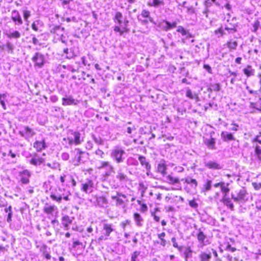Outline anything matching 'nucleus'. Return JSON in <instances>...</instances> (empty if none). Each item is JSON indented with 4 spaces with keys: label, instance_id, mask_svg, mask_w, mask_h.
Instances as JSON below:
<instances>
[{
    "label": "nucleus",
    "instance_id": "obj_49",
    "mask_svg": "<svg viewBox=\"0 0 261 261\" xmlns=\"http://www.w3.org/2000/svg\"><path fill=\"white\" fill-rule=\"evenodd\" d=\"M166 233L165 232H162L158 234V237L160 240V244L163 246H165L167 244V241L165 239Z\"/></svg>",
    "mask_w": 261,
    "mask_h": 261
},
{
    "label": "nucleus",
    "instance_id": "obj_22",
    "mask_svg": "<svg viewBox=\"0 0 261 261\" xmlns=\"http://www.w3.org/2000/svg\"><path fill=\"white\" fill-rule=\"evenodd\" d=\"M96 202L97 205L100 207L107 206L109 202L105 195H102L96 198Z\"/></svg>",
    "mask_w": 261,
    "mask_h": 261
},
{
    "label": "nucleus",
    "instance_id": "obj_25",
    "mask_svg": "<svg viewBox=\"0 0 261 261\" xmlns=\"http://www.w3.org/2000/svg\"><path fill=\"white\" fill-rule=\"evenodd\" d=\"M221 85L219 83H214L210 84L207 87V91L211 93L213 92H219L221 90Z\"/></svg>",
    "mask_w": 261,
    "mask_h": 261
},
{
    "label": "nucleus",
    "instance_id": "obj_47",
    "mask_svg": "<svg viewBox=\"0 0 261 261\" xmlns=\"http://www.w3.org/2000/svg\"><path fill=\"white\" fill-rule=\"evenodd\" d=\"M141 15L143 18L148 19L147 21H152V18L150 16V12L148 10H143Z\"/></svg>",
    "mask_w": 261,
    "mask_h": 261
},
{
    "label": "nucleus",
    "instance_id": "obj_30",
    "mask_svg": "<svg viewBox=\"0 0 261 261\" xmlns=\"http://www.w3.org/2000/svg\"><path fill=\"white\" fill-rule=\"evenodd\" d=\"M167 165L165 162L160 163L158 165L157 171L160 173L162 175H165L167 173Z\"/></svg>",
    "mask_w": 261,
    "mask_h": 261
},
{
    "label": "nucleus",
    "instance_id": "obj_64",
    "mask_svg": "<svg viewBox=\"0 0 261 261\" xmlns=\"http://www.w3.org/2000/svg\"><path fill=\"white\" fill-rule=\"evenodd\" d=\"M252 142L253 143L257 142L259 144H261V137L258 135L256 136L255 138H254L252 139Z\"/></svg>",
    "mask_w": 261,
    "mask_h": 261
},
{
    "label": "nucleus",
    "instance_id": "obj_52",
    "mask_svg": "<svg viewBox=\"0 0 261 261\" xmlns=\"http://www.w3.org/2000/svg\"><path fill=\"white\" fill-rule=\"evenodd\" d=\"M24 129V133L30 137H32L35 134V132L33 129L29 126H25Z\"/></svg>",
    "mask_w": 261,
    "mask_h": 261
},
{
    "label": "nucleus",
    "instance_id": "obj_27",
    "mask_svg": "<svg viewBox=\"0 0 261 261\" xmlns=\"http://www.w3.org/2000/svg\"><path fill=\"white\" fill-rule=\"evenodd\" d=\"M138 159L140 162L142 166L144 167L147 171H150L151 169V165L147 161L146 158L142 155H140Z\"/></svg>",
    "mask_w": 261,
    "mask_h": 261
},
{
    "label": "nucleus",
    "instance_id": "obj_8",
    "mask_svg": "<svg viewBox=\"0 0 261 261\" xmlns=\"http://www.w3.org/2000/svg\"><path fill=\"white\" fill-rule=\"evenodd\" d=\"M74 62L76 65V67L74 68L68 66V69L73 73H75V74L72 76V79L73 80L82 82L83 81L84 71H79V69L80 67V62L74 61Z\"/></svg>",
    "mask_w": 261,
    "mask_h": 261
},
{
    "label": "nucleus",
    "instance_id": "obj_56",
    "mask_svg": "<svg viewBox=\"0 0 261 261\" xmlns=\"http://www.w3.org/2000/svg\"><path fill=\"white\" fill-rule=\"evenodd\" d=\"M139 190L141 192L142 196L143 195L144 193L145 192L146 189H147V186L146 185L144 184L143 182H140L139 184Z\"/></svg>",
    "mask_w": 261,
    "mask_h": 261
},
{
    "label": "nucleus",
    "instance_id": "obj_24",
    "mask_svg": "<svg viewBox=\"0 0 261 261\" xmlns=\"http://www.w3.org/2000/svg\"><path fill=\"white\" fill-rule=\"evenodd\" d=\"M133 217L137 226L141 227L143 225V222L144 221V219L139 213H134Z\"/></svg>",
    "mask_w": 261,
    "mask_h": 261
},
{
    "label": "nucleus",
    "instance_id": "obj_40",
    "mask_svg": "<svg viewBox=\"0 0 261 261\" xmlns=\"http://www.w3.org/2000/svg\"><path fill=\"white\" fill-rule=\"evenodd\" d=\"M222 202L224 205L229 207L231 211L233 210V204L229 198L227 197L226 196H224L222 199Z\"/></svg>",
    "mask_w": 261,
    "mask_h": 261
},
{
    "label": "nucleus",
    "instance_id": "obj_17",
    "mask_svg": "<svg viewBox=\"0 0 261 261\" xmlns=\"http://www.w3.org/2000/svg\"><path fill=\"white\" fill-rule=\"evenodd\" d=\"M33 146L36 151L41 152L47 147L45 139H42L41 140H36L33 143Z\"/></svg>",
    "mask_w": 261,
    "mask_h": 261
},
{
    "label": "nucleus",
    "instance_id": "obj_37",
    "mask_svg": "<svg viewBox=\"0 0 261 261\" xmlns=\"http://www.w3.org/2000/svg\"><path fill=\"white\" fill-rule=\"evenodd\" d=\"M243 72L247 77H249L254 74L255 70L252 68L250 65H247V67L243 69Z\"/></svg>",
    "mask_w": 261,
    "mask_h": 261
},
{
    "label": "nucleus",
    "instance_id": "obj_10",
    "mask_svg": "<svg viewBox=\"0 0 261 261\" xmlns=\"http://www.w3.org/2000/svg\"><path fill=\"white\" fill-rule=\"evenodd\" d=\"M32 60L34 63V66L38 68H41L44 63L45 58L43 55L38 53H36L34 56L32 57Z\"/></svg>",
    "mask_w": 261,
    "mask_h": 261
},
{
    "label": "nucleus",
    "instance_id": "obj_63",
    "mask_svg": "<svg viewBox=\"0 0 261 261\" xmlns=\"http://www.w3.org/2000/svg\"><path fill=\"white\" fill-rule=\"evenodd\" d=\"M46 246L43 247V254L47 259H50L51 258V256L49 253L46 251Z\"/></svg>",
    "mask_w": 261,
    "mask_h": 261
},
{
    "label": "nucleus",
    "instance_id": "obj_15",
    "mask_svg": "<svg viewBox=\"0 0 261 261\" xmlns=\"http://www.w3.org/2000/svg\"><path fill=\"white\" fill-rule=\"evenodd\" d=\"M246 195V190L244 188H242L237 191L236 195L231 194V197L234 201H239L245 200Z\"/></svg>",
    "mask_w": 261,
    "mask_h": 261
},
{
    "label": "nucleus",
    "instance_id": "obj_4",
    "mask_svg": "<svg viewBox=\"0 0 261 261\" xmlns=\"http://www.w3.org/2000/svg\"><path fill=\"white\" fill-rule=\"evenodd\" d=\"M125 151L123 149L119 146H116L111 151V156L117 164H120L124 161L123 155Z\"/></svg>",
    "mask_w": 261,
    "mask_h": 261
},
{
    "label": "nucleus",
    "instance_id": "obj_44",
    "mask_svg": "<svg viewBox=\"0 0 261 261\" xmlns=\"http://www.w3.org/2000/svg\"><path fill=\"white\" fill-rule=\"evenodd\" d=\"M212 188V180L210 179H206L205 182L203 186V188L201 190L202 192H205L210 191Z\"/></svg>",
    "mask_w": 261,
    "mask_h": 261
},
{
    "label": "nucleus",
    "instance_id": "obj_57",
    "mask_svg": "<svg viewBox=\"0 0 261 261\" xmlns=\"http://www.w3.org/2000/svg\"><path fill=\"white\" fill-rule=\"evenodd\" d=\"M158 210H159L158 208H155L154 209V212H151V215L153 217V220L156 222H159L160 221V216L156 215V211H157Z\"/></svg>",
    "mask_w": 261,
    "mask_h": 261
},
{
    "label": "nucleus",
    "instance_id": "obj_50",
    "mask_svg": "<svg viewBox=\"0 0 261 261\" xmlns=\"http://www.w3.org/2000/svg\"><path fill=\"white\" fill-rule=\"evenodd\" d=\"M229 184H225L223 182L220 187L221 192L224 194V196H226L227 194L229 192V188H228Z\"/></svg>",
    "mask_w": 261,
    "mask_h": 261
},
{
    "label": "nucleus",
    "instance_id": "obj_20",
    "mask_svg": "<svg viewBox=\"0 0 261 261\" xmlns=\"http://www.w3.org/2000/svg\"><path fill=\"white\" fill-rule=\"evenodd\" d=\"M62 102L63 106L76 105L79 103V101L69 96L62 98Z\"/></svg>",
    "mask_w": 261,
    "mask_h": 261
},
{
    "label": "nucleus",
    "instance_id": "obj_6",
    "mask_svg": "<svg viewBox=\"0 0 261 261\" xmlns=\"http://www.w3.org/2000/svg\"><path fill=\"white\" fill-rule=\"evenodd\" d=\"M70 135H72L73 138L71 136H68L67 138H64L63 140L68 141V143L69 145H77L81 143L83 140L81 139V133L79 131L73 132L70 131Z\"/></svg>",
    "mask_w": 261,
    "mask_h": 261
},
{
    "label": "nucleus",
    "instance_id": "obj_29",
    "mask_svg": "<svg viewBox=\"0 0 261 261\" xmlns=\"http://www.w3.org/2000/svg\"><path fill=\"white\" fill-rule=\"evenodd\" d=\"M181 181H183L185 183L191 185L192 188L195 189L198 186V181L196 179L184 178H182Z\"/></svg>",
    "mask_w": 261,
    "mask_h": 261
},
{
    "label": "nucleus",
    "instance_id": "obj_11",
    "mask_svg": "<svg viewBox=\"0 0 261 261\" xmlns=\"http://www.w3.org/2000/svg\"><path fill=\"white\" fill-rule=\"evenodd\" d=\"M111 198L115 200V203L117 205H124L128 200L126 195L117 192L116 195L112 196Z\"/></svg>",
    "mask_w": 261,
    "mask_h": 261
},
{
    "label": "nucleus",
    "instance_id": "obj_26",
    "mask_svg": "<svg viewBox=\"0 0 261 261\" xmlns=\"http://www.w3.org/2000/svg\"><path fill=\"white\" fill-rule=\"evenodd\" d=\"M165 4L164 0H148L147 5L148 7H158L160 6H164Z\"/></svg>",
    "mask_w": 261,
    "mask_h": 261
},
{
    "label": "nucleus",
    "instance_id": "obj_60",
    "mask_svg": "<svg viewBox=\"0 0 261 261\" xmlns=\"http://www.w3.org/2000/svg\"><path fill=\"white\" fill-rule=\"evenodd\" d=\"M190 206L193 208H197L198 206V203L196 202L195 199H193L189 201Z\"/></svg>",
    "mask_w": 261,
    "mask_h": 261
},
{
    "label": "nucleus",
    "instance_id": "obj_18",
    "mask_svg": "<svg viewBox=\"0 0 261 261\" xmlns=\"http://www.w3.org/2000/svg\"><path fill=\"white\" fill-rule=\"evenodd\" d=\"M14 45L10 41H7L6 44H0V52L7 51L8 54H12L14 52Z\"/></svg>",
    "mask_w": 261,
    "mask_h": 261
},
{
    "label": "nucleus",
    "instance_id": "obj_14",
    "mask_svg": "<svg viewBox=\"0 0 261 261\" xmlns=\"http://www.w3.org/2000/svg\"><path fill=\"white\" fill-rule=\"evenodd\" d=\"M196 236L198 243L202 247L208 244V240L207 239L206 235L201 229L198 230Z\"/></svg>",
    "mask_w": 261,
    "mask_h": 261
},
{
    "label": "nucleus",
    "instance_id": "obj_51",
    "mask_svg": "<svg viewBox=\"0 0 261 261\" xmlns=\"http://www.w3.org/2000/svg\"><path fill=\"white\" fill-rule=\"evenodd\" d=\"M7 36L9 38H15L17 39L20 37V33L17 31H15L11 33L8 34L7 35Z\"/></svg>",
    "mask_w": 261,
    "mask_h": 261
},
{
    "label": "nucleus",
    "instance_id": "obj_1",
    "mask_svg": "<svg viewBox=\"0 0 261 261\" xmlns=\"http://www.w3.org/2000/svg\"><path fill=\"white\" fill-rule=\"evenodd\" d=\"M114 21L118 25L115 26L114 31L119 33L120 35L127 33L129 31L128 28L129 21L126 18H123V14L120 12H117L113 18Z\"/></svg>",
    "mask_w": 261,
    "mask_h": 261
},
{
    "label": "nucleus",
    "instance_id": "obj_28",
    "mask_svg": "<svg viewBox=\"0 0 261 261\" xmlns=\"http://www.w3.org/2000/svg\"><path fill=\"white\" fill-rule=\"evenodd\" d=\"M72 222V220L70 219L68 215H64L62 217V224L64 226L65 229H68L69 225Z\"/></svg>",
    "mask_w": 261,
    "mask_h": 261
},
{
    "label": "nucleus",
    "instance_id": "obj_32",
    "mask_svg": "<svg viewBox=\"0 0 261 261\" xmlns=\"http://www.w3.org/2000/svg\"><path fill=\"white\" fill-rule=\"evenodd\" d=\"M221 137L223 141L235 140V138L231 133H226L224 132L221 133Z\"/></svg>",
    "mask_w": 261,
    "mask_h": 261
},
{
    "label": "nucleus",
    "instance_id": "obj_42",
    "mask_svg": "<svg viewBox=\"0 0 261 261\" xmlns=\"http://www.w3.org/2000/svg\"><path fill=\"white\" fill-rule=\"evenodd\" d=\"M261 100V99H260ZM250 107L253 110L254 112L256 111L261 112V102L260 100L255 102H251Z\"/></svg>",
    "mask_w": 261,
    "mask_h": 261
},
{
    "label": "nucleus",
    "instance_id": "obj_36",
    "mask_svg": "<svg viewBox=\"0 0 261 261\" xmlns=\"http://www.w3.org/2000/svg\"><path fill=\"white\" fill-rule=\"evenodd\" d=\"M176 31L180 33L182 36H186L187 38L193 37V35L187 31L182 26H178Z\"/></svg>",
    "mask_w": 261,
    "mask_h": 261
},
{
    "label": "nucleus",
    "instance_id": "obj_2",
    "mask_svg": "<svg viewBox=\"0 0 261 261\" xmlns=\"http://www.w3.org/2000/svg\"><path fill=\"white\" fill-rule=\"evenodd\" d=\"M86 248V245L78 240H74L72 245L69 247V249L73 255L75 256L81 255Z\"/></svg>",
    "mask_w": 261,
    "mask_h": 261
},
{
    "label": "nucleus",
    "instance_id": "obj_38",
    "mask_svg": "<svg viewBox=\"0 0 261 261\" xmlns=\"http://www.w3.org/2000/svg\"><path fill=\"white\" fill-rule=\"evenodd\" d=\"M226 45L230 50H235L238 46V42L236 40H230L226 43Z\"/></svg>",
    "mask_w": 261,
    "mask_h": 261
},
{
    "label": "nucleus",
    "instance_id": "obj_16",
    "mask_svg": "<svg viewBox=\"0 0 261 261\" xmlns=\"http://www.w3.org/2000/svg\"><path fill=\"white\" fill-rule=\"evenodd\" d=\"M20 181L23 184H28L30 182V178L31 176L30 171L28 170H24L19 172Z\"/></svg>",
    "mask_w": 261,
    "mask_h": 261
},
{
    "label": "nucleus",
    "instance_id": "obj_12",
    "mask_svg": "<svg viewBox=\"0 0 261 261\" xmlns=\"http://www.w3.org/2000/svg\"><path fill=\"white\" fill-rule=\"evenodd\" d=\"M45 163V159L42 156L39 155L37 153L35 152L32 158L30 160V163L34 166H40Z\"/></svg>",
    "mask_w": 261,
    "mask_h": 261
},
{
    "label": "nucleus",
    "instance_id": "obj_54",
    "mask_svg": "<svg viewBox=\"0 0 261 261\" xmlns=\"http://www.w3.org/2000/svg\"><path fill=\"white\" fill-rule=\"evenodd\" d=\"M31 11L28 10L23 11V17L25 22H29V18L31 16Z\"/></svg>",
    "mask_w": 261,
    "mask_h": 261
},
{
    "label": "nucleus",
    "instance_id": "obj_45",
    "mask_svg": "<svg viewBox=\"0 0 261 261\" xmlns=\"http://www.w3.org/2000/svg\"><path fill=\"white\" fill-rule=\"evenodd\" d=\"M116 177L120 182L126 181L128 179L126 174L121 172H118Z\"/></svg>",
    "mask_w": 261,
    "mask_h": 261
},
{
    "label": "nucleus",
    "instance_id": "obj_53",
    "mask_svg": "<svg viewBox=\"0 0 261 261\" xmlns=\"http://www.w3.org/2000/svg\"><path fill=\"white\" fill-rule=\"evenodd\" d=\"M214 33L216 35L219 34L220 36L227 35V33L225 31L224 29H223L222 27L215 30Z\"/></svg>",
    "mask_w": 261,
    "mask_h": 261
},
{
    "label": "nucleus",
    "instance_id": "obj_34",
    "mask_svg": "<svg viewBox=\"0 0 261 261\" xmlns=\"http://www.w3.org/2000/svg\"><path fill=\"white\" fill-rule=\"evenodd\" d=\"M204 143L208 148L211 149H214L216 148V140L212 137H211L210 139L206 140L205 141Z\"/></svg>",
    "mask_w": 261,
    "mask_h": 261
},
{
    "label": "nucleus",
    "instance_id": "obj_58",
    "mask_svg": "<svg viewBox=\"0 0 261 261\" xmlns=\"http://www.w3.org/2000/svg\"><path fill=\"white\" fill-rule=\"evenodd\" d=\"M171 242H172L173 246L174 248H177V249L179 251H180L182 249V246L178 245V244L176 241V239L175 237H173L171 238Z\"/></svg>",
    "mask_w": 261,
    "mask_h": 261
},
{
    "label": "nucleus",
    "instance_id": "obj_7",
    "mask_svg": "<svg viewBox=\"0 0 261 261\" xmlns=\"http://www.w3.org/2000/svg\"><path fill=\"white\" fill-rule=\"evenodd\" d=\"M62 189L59 188L58 189H55L51 191L50 193V198L54 201H56L58 203H60L63 199L65 201H69L70 200L69 196L68 195H62L59 193L58 191H61Z\"/></svg>",
    "mask_w": 261,
    "mask_h": 261
},
{
    "label": "nucleus",
    "instance_id": "obj_33",
    "mask_svg": "<svg viewBox=\"0 0 261 261\" xmlns=\"http://www.w3.org/2000/svg\"><path fill=\"white\" fill-rule=\"evenodd\" d=\"M254 154L257 160L261 162V147L257 144H254Z\"/></svg>",
    "mask_w": 261,
    "mask_h": 261
},
{
    "label": "nucleus",
    "instance_id": "obj_46",
    "mask_svg": "<svg viewBox=\"0 0 261 261\" xmlns=\"http://www.w3.org/2000/svg\"><path fill=\"white\" fill-rule=\"evenodd\" d=\"M106 167H109L110 169V171L114 172L113 167L111 165L110 163L108 161L101 162L100 166L98 167V168L102 169Z\"/></svg>",
    "mask_w": 261,
    "mask_h": 261
},
{
    "label": "nucleus",
    "instance_id": "obj_13",
    "mask_svg": "<svg viewBox=\"0 0 261 261\" xmlns=\"http://www.w3.org/2000/svg\"><path fill=\"white\" fill-rule=\"evenodd\" d=\"M11 19L16 25L22 24L23 20L21 17L20 14L17 10H13L11 13Z\"/></svg>",
    "mask_w": 261,
    "mask_h": 261
},
{
    "label": "nucleus",
    "instance_id": "obj_48",
    "mask_svg": "<svg viewBox=\"0 0 261 261\" xmlns=\"http://www.w3.org/2000/svg\"><path fill=\"white\" fill-rule=\"evenodd\" d=\"M164 22L166 24V26L165 27V30L166 31H168L169 30L173 29L176 27L177 23L175 21H173L172 22H170L168 21H164Z\"/></svg>",
    "mask_w": 261,
    "mask_h": 261
},
{
    "label": "nucleus",
    "instance_id": "obj_55",
    "mask_svg": "<svg viewBox=\"0 0 261 261\" xmlns=\"http://www.w3.org/2000/svg\"><path fill=\"white\" fill-rule=\"evenodd\" d=\"M253 27V30H252V32L255 33L257 30L258 29L259 27H260V22L258 20H256L254 23L252 24Z\"/></svg>",
    "mask_w": 261,
    "mask_h": 261
},
{
    "label": "nucleus",
    "instance_id": "obj_19",
    "mask_svg": "<svg viewBox=\"0 0 261 261\" xmlns=\"http://www.w3.org/2000/svg\"><path fill=\"white\" fill-rule=\"evenodd\" d=\"M93 188V181L91 179H88L86 182L82 185L81 190L83 192L87 193L88 192H90L92 191Z\"/></svg>",
    "mask_w": 261,
    "mask_h": 261
},
{
    "label": "nucleus",
    "instance_id": "obj_31",
    "mask_svg": "<svg viewBox=\"0 0 261 261\" xmlns=\"http://www.w3.org/2000/svg\"><path fill=\"white\" fill-rule=\"evenodd\" d=\"M186 95L190 99L195 100L196 101L199 100V96L198 94L196 93H193L192 91L189 89H188L186 90Z\"/></svg>",
    "mask_w": 261,
    "mask_h": 261
},
{
    "label": "nucleus",
    "instance_id": "obj_5",
    "mask_svg": "<svg viewBox=\"0 0 261 261\" xmlns=\"http://www.w3.org/2000/svg\"><path fill=\"white\" fill-rule=\"evenodd\" d=\"M212 254L216 257H217L218 256L217 251L214 248H208L205 251H201L199 255V260L210 261L212 258Z\"/></svg>",
    "mask_w": 261,
    "mask_h": 261
},
{
    "label": "nucleus",
    "instance_id": "obj_59",
    "mask_svg": "<svg viewBox=\"0 0 261 261\" xmlns=\"http://www.w3.org/2000/svg\"><path fill=\"white\" fill-rule=\"evenodd\" d=\"M140 251H134L132 255L131 261H139L138 259H137V257L140 255Z\"/></svg>",
    "mask_w": 261,
    "mask_h": 261
},
{
    "label": "nucleus",
    "instance_id": "obj_61",
    "mask_svg": "<svg viewBox=\"0 0 261 261\" xmlns=\"http://www.w3.org/2000/svg\"><path fill=\"white\" fill-rule=\"evenodd\" d=\"M225 249L226 250L231 252H235L237 250L236 248L231 246V245L229 243L227 244Z\"/></svg>",
    "mask_w": 261,
    "mask_h": 261
},
{
    "label": "nucleus",
    "instance_id": "obj_62",
    "mask_svg": "<svg viewBox=\"0 0 261 261\" xmlns=\"http://www.w3.org/2000/svg\"><path fill=\"white\" fill-rule=\"evenodd\" d=\"M140 210L141 212H142L143 213H146L148 210V207H147V205L144 203H142L140 205Z\"/></svg>",
    "mask_w": 261,
    "mask_h": 261
},
{
    "label": "nucleus",
    "instance_id": "obj_39",
    "mask_svg": "<svg viewBox=\"0 0 261 261\" xmlns=\"http://www.w3.org/2000/svg\"><path fill=\"white\" fill-rule=\"evenodd\" d=\"M83 76L84 77L83 81H85L88 84H94L95 83L94 79L91 74H87L84 71Z\"/></svg>",
    "mask_w": 261,
    "mask_h": 261
},
{
    "label": "nucleus",
    "instance_id": "obj_23",
    "mask_svg": "<svg viewBox=\"0 0 261 261\" xmlns=\"http://www.w3.org/2000/svg\"><path fill=\"white\" fill-rule=\"evenodd\" d=\"M205 165L207 168L212 170H220L222 168V166L219 163L215 161L208 162L205 163Z\"/></svg>",
    "mask_w": 261,
    "mask_h": 261
},
{
    "label": "nucleus",
    "instance_id": "obj_41",
    "mask_svg": "<svg viewBox=\"0 0 261 261\" xmlns=\"http://www.w3.org/2000/svg\"><path fill=\"white\" fill-rule=\"evenodd\" d=\"M250 216L252 220L258 221L259 219L261 218V212L255 210L254 212L250 213Z\"/></svg>",
    "mask_w": 261,
    "mask_h": 261
},
{
    "label": "nucleus",
    "instance_id": "obj_35",
    "mask_svg": "<svg viewBox=\"0 0 261 261\" xmlns=\"http://www.w3.org/2000/svg\"><path fill=\"white\" fill-rule=\"evenodd\" d=\"M225 31L228 34H234L237 32V27L234 24H230L229 25H226L224 28Z\"/></svg>",
    "mask_w": 261,
    "mask_h": 261
},
{
    "label": "nucleus",
    "instance_id": "obj_43",
    "mask_svg": "<svg viewBox=\"0 0 261 261\" xmlns=\"http://www.w3.org/2000/svg\"><path fill=\"white\" fill-rule=\"evenodd\" d=\"M56 207L54 205H47L43 207V211L46 214H53Z\"/></svg>",
    "mask_w": 261,
    "mask_h": 261
},
{
    "label": "nucleus",
    "instance_id": "obj_21",
    "mask_svg": "<svg viewBox=\"0 0 261 261\" xmlns=\"http://www.w3.org/2000/svg\"><path fill=\"white\" fill-rule=\"evenodd\" d=\"M166 182L170 185H175L180 184V180L178 177L174 176L172 174L166 176Z\"/></svg>",
    "mask_w": 261,
    "mask_h": 261
},
{
    "label": "nucleus",
    "instance_id": "obj_3",
    "mask_svg": "<svg viewBox=\"0 0 261 261\" xmlns=\"http://www.w3.org/2000/svg\"><path fill=\"white\" fill-rule=\"evenodd\" d=\"M102 230L103 231L102 234L96 240L98 242L109 239L110 238L111 234L115 231V228L113 224L106 223L103 224Z\"/></svg>",
    "mask_w": 261,
    "mask_h": 261
},
{
    "label": "nucleus",
    "instance_id": "obj_9",
    "mask_svg": "<svg viewBox=\"0 0 261 261\" xmlns=\"http://www.w3.org/2000/svg\"><path fill=\"white\" fill-rule=\"evenodd\" d=\"M87 153L85 151H81L79 148H76L74 150V155L72 159L73 162L75 163V165H79L81 163H84L86 161L87 157L85 156Z\"/></svg>",
    "mask_w": 261,
    "mask_h": 261
}]
</instances>
